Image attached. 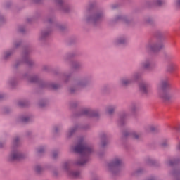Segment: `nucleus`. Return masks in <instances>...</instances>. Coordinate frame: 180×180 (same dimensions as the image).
Listing matches in <instances>:
<instances>
[{"label": "nucleus", "mask_w": 180, "mask_h": 180, "mask_svg": "<svg viewBox=\"0 0 180 180\" xmlns=\"http://www.w3.org/2000/svg\"><path fill=\"white\" fill-rule=\"evenodd\" d=\"M131 136L134 139H136V140L137 139H139V135H137L136 133L131 134Z\"/></svg>", "instance_id": "ddd939ff"}, {"label": "nucleus", "mask_w": 180, "mask_h": 180, "mask_svg": "<svg viewBox=\"0 0 180 180\" xmlns=\"http://www.w3.org/2000/svg\"><path fill=\"white\" fill-rule=\"evenodd\" d=\"M11 52H7L6 53V58H7V57H9V56H11Z\"/></svg>", "instance_id": "b1692460"}, {"label": "nucleus", "mask_w": 180, "mask_h": 180, "mask_svg": "<svg viewBox=\"0 0 180 180\" xmlns=\"http://www.w3.org/2000/svg\"><path fill=\"white\" fill-rule=\"evenodd\" d=\"M43 151H44V148H41L40 149L38 150V153H43Z\"/></svg>", "instance_id": "4be33fe9"}, {"label": "nucleus", "mask_w": 180, "mask_h": 180, "mask_svg": "<svg viewBox=\"0 0 180 180\" xmlns=\"http://www.w3.org/2000/svg\"><path fill=\"white\" fill-rule=\"evenodd\" d=\"M43 169L41 168V167L40 166H37L35 167V171L36 172H37L38 174H40V172Z\"/></svg>", "instance_id": "9b49d317"}, {"label": "nucleus", "mask_w": 180, "mask_h": 180, "mask_svg": "<svg viewBox=\"0 0 180 180\" xmlns=\"http://www.w3.org/2000/svg\"><path fill=\"white\" fill-rule=\"evenodd\" d=\"M70 165V163L68 162H65L64 163V168L65 169H67L68 168V166Z\"/></svg>", "instance_id": "f3484780"}, {"label": "nucleus", "mask_w": 180, "mask_h": 180, "mask_svg": "<svg viewBox=\"0 0 180 180\" xmlns=\"http://www.w3.org/2000/svg\"><path fill=\"white\" fill-rule=\"evenodd\" d=\"M140 90L143 94H148V86L144 83L140 84Z\"/></svg>", "instance_id": "6e6552de"}, {"label": "nucleus", "mask_w": 180, "mask_h": 180, "mask_svg": "<svg viewBox=\"0 0 180 180\" xmlns=\"http://www.w3.org/2000/svg\"><path fill=\"white\" fill-rule=\"evenodd\" d=\"M122 164V160L119 158H115L113 162L108 165V167H119Z\"/></svg>", "instance_id": "423d86ee"}, {"label": "nucleus", "mask_w": 180, "mask_h": 180, "mask_svg": "<svg viewBox=\"0 0 180 180\" xmlns=\"http://www.w3.org/2000/svg\"><path fill=\"white\" fill-rule=\"evenodd\" d=\"M150 130L153 131H154V128H150Z\"/></svg>", "instance_id": "2f4dec72"}, {"label": "nucleus", "mask_w": 180, "mask_h": 180, "mask_svg": "<svg viewBox=\"0 0 180 180\" xmlns=\"http://www.w3.org/2000/svg\"><path fill=\"white\" fill-rule=\"evenodd\" d=\"M82 115H86V116H98V113L94 112V111L89 110V109H85L82 112Z\"/></svg>", "instance_id": "39448f33"}, {"label": "nucleus", "mask_w": 180, "mask_h": 180, "mask_svg": "<svg viewBox=\"0 0 180 180\" xmlns=\"http://www.w3.org/2000/svg\"><path fill=\"white\" fill-rule=\"evenodd\" d=\"M177 5L178 6H180V0H177Z\"/></svg>", "instance_id": "c756f323"}, {"label": "nucleus", "mask_w": 180, "mask_h": 180, "mask_svg": "<svg viewBox=\"0 0 180 180\" xmlns=\"http://www.w3.org/2000/svg\"><path fill=\"white\" fill-rule=\"evenodd\" d=\"M37 81V78L34 77L32 80H31V82H36Z\"/></svg>", "instance_id": "a878e982"}, {"label": "nucleus", "mask_w": 180, "mask_h": 180, "mask_svg": "<svg viewBox=\"0 0 180 180\" xmlns=\"http://www.w3.org/2000/svg\"><path fill=\"white\" fill-rule=\"evenodd\" d=\"M25 158V156L20 154L18 150H14L10 155V161H19Z\"/></svg>", "instance_id": "7ed1b4c3"}, {"label": "nucleus", "mask_w": 180, "mask_h": 180, "mask_svg": "<svg viewBox=\"0 0 180 180\" xmlns=\"http://www.w3.org/2000/svg\"><path fill=\"white\" fill-rule=\"evenodd\" d=\"M18 141H19V138H15V139H14V143H15V144H18Z\"/></svg>", "instance_id": "412c9836"}, {"label": "nucleus", "mask_w": 180, "mask_h": 180, "mask_svg": "<svg viewBox=\"0 0 180 180\" xmlns=\"http://www.w3.org/2000/svg\"><path fill=\"white\" fill-rule=\"evenodd\" d=\"M58 84H53L52 88L53 89H58Z\"/></svg>", "instance_id": "dca6fc26"}, {"label": "nucleus", "mask_w": 180, "mask_h": 180, "mask_svg": "<svg viewBox=\"0 0 180 180\" xmlns=\"http://www.w3.org/2000/svg\"><path fill=\"white\" fill-rule=\"evenodd\" d=\"M169 86V84L167 81L162 82V84L158 85V91L159 92L160 98L163 99V101H169V99H171V98L174 96V93L167 89Z\"/></svg>", "instance_id": "f03ea898"}, {"label": "nucleus", "mask_w": 180, "mask_h": 180, "mask_svg": "<svg viewBox=\"0 0 180 180\" xmlns=\"http://www.w3.org/2000/svg\"><path fill=\"white\" fill-rule=\"evenodd\" d=\"M143 68H150V63H146L143 65Z\"/></svg>", "instance_id": "4468645a"}, {"label": "nucleus", "mask_w": 180, "mask_h": 180, "mask_svg": "<svg viewBox=\"0 0 180 180\" xmlns=\"http://www.w3.org/2000/svg\"><path fill=\"white\" fill-rule=\"evenodd\" d=\"M130 84V81L129 80H123L122 81V85H129Z\"/></svg>", "instance_id": "f8f14e48"}, {"label": "nucleus", "mask_w": 180, "mask_h": 180, "mask_svg": "<svg viewBox=\"0 0 180 180\" xmlns=\"http://www.w3.org/2000/svg\"><path fill=\"white\" fill-rule=\"evenodd\" d=\"M177 150H180V141H179V144L177 145Z\"/></svg>", "instance_id": "c85d7f7f"}, {"label": "nucleus", "mask_w": 180, "mask_h": 180, "mask_svg": "<svg viewBox=\"0 0 180 180\" xmlns=\"http://www.w3.org/2000/svg\"><path fill=\"white\" fill-rule=\"evenodd\" d=\"M124 136H129V134H125Z\"/></svg>", "instance_id": "72a5a7b5"}, {"label": "nucleus", "mask_w": 180, "mask_h": 180, "mask_svg": "<svg viewBox=\"0 0 180 180\" xmlns=\"http://www.w3.org/2000/svg\"><path fill=\"white\" fill-rule=\"evenodd\" d=\"M71 92H74V91L71 90Z\"/></svg>", "instance_id": "f704fd0d"}, {"label": "nucleus", "mask_w": 180, "mask_h": 180, "mask_svg": "<svg viewBox=\"0 0 180 180\" xmlns=\"http://www.w3.org/2000/svg\"><path fill=\"white\" fill-rule=\"evenodd\" d=\"M19 106H25V103H19Z\"/></svg>", "instance_id": "bb28decb"}, {"label": "nucleus", "mask_w": 180, "mask_h": 180, "mask_svg": "<svg viewBox=\"0 0 180 180\" xmlns=\"http://www.w3.org/2000/svg\"><path fill=\"white\" fill-rule=\"evenodd\" d=\"M22 122H29V117H24L22 118Z\"/></svg>", "instance_id": "2eb2a0df"}, {"label": "nucleus", "mask_w": 180, "mask_h": 180, "mask_svg": "<svg viewBox=\"0 0 180 180\" xmlns=\"http://www.w3.org/2000/svg\"><path fill=\"white\" fill-rule=\"evenodd\" d=\"M70 175L72 176V178H79V172H72L70 173Z\"/></svg>", "instance_id": "1a4fd4ad"}, {"label": "nucleus", "mask_w": 180, "mask_h": 180, "mask_svg": "<svg viewBox=\"0 0 180 180\" xmlns=\"http://www.w3.org/2000/svg\"><path fill=\"white\" fill-rule=\"evenodd\" d=\"M175 164V160H170L169 162V165H174Z\"/></svg>", "instance_id": "6ab92c4d"}, {"label": "nucleus", "mask_w": 180, "mask_h": 180, "mask_svg": "<svg viewBox=\"0 0 180 180\" xmlns=\"http://www.w3.org/2000/svg\"><path fill=\"white\" fill-rule=\"evenodd\" d=\"M77 130V128H74L70 131V136H72V133H74Z\"/></svg>", "instance_id": "a211bd4d"}, {"label": "nucleus", "mask_w": 180, "mask_h": 180, "mask_svg": "<svg viewBox=\"0 0 180 180\" xmlns=\"http://www.w3.org/2000/svg\"><path fill=\"white\" fill-rule=\"evenodd\" d=\"M162 47H164V44L162 42H158L156 44L148 46L149 50L153 51V53H157L158 51H160V50H161Z\"/></svg>", "instance_id": "20e7f679"}, {"label": "nucleus", "mask_w": 180, "mask_h": 180, "mask_svg": "<svg viewBox=\"0 0 180 180\" xmlns=\"http://www.w3.org/2000/svg\"><path fill=\"white\" fill-rule=\"evenodd\" d=\"M58 155V153H57V152H53V158H56Z\"/></svg>", "instance_id": "aec40b11"}, {"label": "nucleus", "mask_w": 180, "mask_h": 180, "mask_svg": "<svg viewBox=\"0 0 180 180\" xmlns=\"http://www.w3.org/2000/svg\"><path fill=\"white\" fill-rule=\"evenodd\" d=\"M157 4H158V5H162V1H161V0H158V1H157Z\"/></svg>", "instance_id": "5701e85b"}, {"label": "nucleus", "mask_w": 180, "mask_h": 180, "mask_svg": "<svg viewBox=\"0 0 180 180\" xmlns=\"http://www.w3.org/2000/svg\"><path fill=\"white\" fill-rule=\"evenodd\" d=\"M105 144L103 143V147H105Z\"/></svg>", "instance_id": "473e14b6"}, {"label": "nucleus", "mask_w": 180, "mask_h": 180, "mask_svg": "<svg viewBox=\"0 0 180 180\" xmlns=\"http://www.w3.org/2000/svg\"><path fill=\"white\" fill-rule=\"evenodd\" d=\"M162 146L163 147H165V146H167V144L162 143Z\"/></svg>", "instance_id": "7c9ffc66"}, {"label": "nucleus", "mask_w": 180, "mask_h": 180, "mask_svg": "<svg viewBox=\"0 0 180 180\" xmlns=\"http://www.w3.org/2000/svg\"><path fill=\"white\" fill-rule=\"evenodd\" d=\"M118 43H120V44H123V43H124V40H123V41L120 40V41H118Z\"/></svg>", "instance_id": "cd10ccee"}, {"label": "nucleus", "mask_w": 180, "mask_h": 180, "mask_svg": "<svg viewBox=\"0 0 180 180\" xmlns=\"http://www.w3.org/2000/svg\"><path fill=\"white\" fill-rule=\"evenodd\" d=\"M73 151L82 155L80 160L77 162V165H84L88 162L86 156L92 153L93 149L82 138L79 139L78 144L73 148Z\"/></svg>", "instance_id": "f257e3e1"}, {"label": "nucleus", "mask_w": 180, "mask_h": 180, "mask_svg": "<svg viewBox=\"0 0 180 180\" xmlns=\"http://www.w3.org/2000/svg\"><path fill=\"white\" fill-rule=\"evenodd\" d=\"M101 16H102V14H98L96 16V19H99V18H101Z\"/></svg>", "instance_id": "393cba45"}, {"label": "nucleus", "mask_w": 180, "mask_h": 180, "mask_svg": "<svg viewBox=\"0 0 180 180\" xmlns=\"http://www.w3.org/2000/svg\"><path fill=\"white\" fill-rule=\"evenodd\" d=\"M113 112H115V108H113V107H110V108L108 109V113L109 115H112Z\"/></svg>", "instance_id": "9d476101"}, {"label": "nucleus", "mask_w": 180, "mask_h": 180, "mask_svg": "<svg viewBox=\"0 0 180 180\" xmlns=\"http://www.w3.org/2000/svg\"><path fill=\"white\" fill-rule=\"evenodd\" d=\"M167 70L169 72H172L175 71V70H176V65L174 63H170L168 65Z\"/></svg>", "instance_id": "0eeeda50"}]
</instances>
